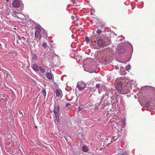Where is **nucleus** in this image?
I'll list each match as a JSON object with an SVG mask.
<instances>
[{"mask_svg": "<svg viewBox=\"0 0 155 155\" xmlns=\"http://www.w3.org/2000/svg\"><path fill=\"white\" fill-rule=\"evenodd\" d=\"M70 105L69 104H67V105Z\"/></svg>", "mask_w": 155, "mask_h": 155, "instance_id": "obj_43", "label": "nucleus"}, {"mask_svg": "<svg viewBox=\"0 0 155 155\" xmlns=\"http://www.w3.org/2000/svg\"><path fill=\"white\" fill-rule=\"evenodd\" d=\"M46 76L48 79L49 80H52V79L53 75L51 73L47 72L46 73Z\"/></svg>", "mask_w": 155, "mask_h": 155, "instance_id": "obj_13", "label": "nucleus"}, {"mask_svg": "<svg viewBox=\"0 0 155 155\" xmlns=\"http://www.w3.org/2000/svg\"><path fill=\"white\" fill-rule=\"evenodd\" d=\"M20 14L19 13L17 12L16 11H14L12 13V16H14L15 17L19 19H21V18L17 16V15Z\"/></svg>", "mask_w": 155, "mask_h": 155, "instance_id": "obj_11", "label": "nucleus"}, {"mask_svg": "<svg viewBox=\"0 0 155 155\" xmlns=\"http://www.w3.org/2000/svg\"><path fill=\"white\" fill-rule=\"evenodd\" d=\"M125 122L126 120L125 119H123L121 120V124H122L123 125H125Z\"/></svg>", "mask_w": 155, "mask_h": 155, "instance_id": "obj_21", "label": "nucleus"}, {"mask_svg": "<svg viewBox=\"0 0 155 155\" xmlns=\"http://www.w3.org/2000/svg\"><path fill=\"white\" fill-rule=\"evenodd\" d=\"M131 66L130 65H128L125 68V70L127 71H128L130 68Z\"/></svg>", "mask_w": 155, "mask_h": 155, "instance_id": "obj_20", "label": "nucleus"}, {"mask_svg": "<svg viewBox=\"0 0 155 155\" xmlns=\"http://www.w3.org/2000/svg\"><path fill=\"white\" fill-rule=\"evenodd\" d=\"M129 152L127 151H126L124 152L122 154V155H129Z\"/></svg>", "mask_w": 155, "mask_h": 155, "instance_id": "obj_24", "label": "nucleus"}, {"mask_svg": "<svg viewBox=\"0 0 155 155\" xmlns=\"http://www.w3.org/2000/svg\"><path fill=\"white\" fill-rule=\"evenodd\" d=\"M35 29V37L36 38L38 39L39 41L41 40L42 37L40 33H43L44 37H46L47 36V33L45 31V30L39 25H36Z\"/></svg>", "mask_w": 155, "mask_h": 155, "instance_id": "obj_1", "label": "nucleus"}, {"mask_svg": "<svg viewBox=\"0 0 155 155\" xmlns=\"http://www.w3.org/2000/svg\"><path fill=\"white\" fill-rule=\"evenodd\" d=\"M86 87V84L83 82L80 81L77 83V87L80 91L84 90Z\"/></svg>", "mask_w": 155, "mask_h": 155, "instance_id": "obj_5", "label": "nucleus"}, {"mask_svg": "<svg viewBox=\"0 0 155 155\" xmlns=\"http://www.w3.org/2000/svg\"><path fill=\"white\" fill-rule=\"evenodd\" d=\"M19 113L21 115H22L23 114L20 111H19Z\"/></svg>", "mask_w": 155, "mask_h": 155, "instance_id": "obj_33", "label": "nucleus"}, {"mask_svg": "<svg viewBox=\"0 0 155 155\" xmlns=\"http://www.w3.org/2000/svg\"><path fill=\"white\" fill-rule=\"evenodd\" d=\"M41 93L44 95L45 97L46 96V92L45 90V89H43L41 91Z\"/></svg>", "mask_w": 155, "mask_h": 155, "instance_id": "obj_19", "label": "nucleus"}, {"mask_svg": "<svg viewBox=\"0 0 155 155\" xmlns=\"http://www.w3.org/2000/svg\"><path fill=\"white\" fill-rule=\"evenodd\" d=\"M21 15H22V16H24V15H23V14H21Z\"/></svg>", "mask_w": 155, "mask_h": 155, "instance_id": "obj_38", "label": "nucleus"}, {"mask_svg": "<svg viewBox=\"0 0 155 155\" xmlns=\"http://www.w3.org/2000/svg\"><path fill=\"white\" fill-rule=\"evenodd\" d=\"M12 6L13 7L16 8H20V10L23 9V4L22 1L20 0H14L12 3Z\"/></svg>", "mask_w": 155, "mask_h": 155, "instance_id": "obj_3", "label": "nucleus"}, {"mask_svg": "<svg viewBox=\"0 0 155 155\" xmlns=\"http://www.w3.org/2000/svg\"><path fill=\"white\" fill-rule=\"evenodd\" d=\"M108 95V93L105 91V94H103L102 96L101 100H104V101H107L109 98Z\"/></svg>", "mask_w": 155, "mask_h": 155, "instance_id": "obj_9", "label": "nucleus"}, {"mask_svg": "<svg viewBox=\"0 0 155 155\" xmlns=\"http://www.w3.org/2000/svg\"><path fill=\"white\" fill-rule=\"evenodd\" d=\"M145 87L148 89V88H150V87L148 86H146Z\"/></svg>", "mask_w": 155, "mask_h": 155, "instance_id": "obj_34", "label": "nucleus"}, {"mask_svg": "<svg viewBox=\"0 0 155 155\" xmlns=\"http://www.w3.org/2000/svg\"><path fill=\"white\" fill-rule=\"evenodd\" d=\"M59 107L60 106L58 104H55L54 107V113L55 117L54 122L56 124H60Z\"/></svg>", "mask_w": 155, "mask_h": 155, "instance_id": "obj_2", "label": "nucleus"}, {"mask_svg": "<svg viewBox=\"0 0 155 155\" xmlns=\"http://www.w3.org/2000/svg\"><path fill=\"white\" fill-rule=\"evenodd\" d=\"M39 70L42 73H44L45 71V69L41 67H39Z\"/></svg>", "mask_w": 155, "mask_h": 155, "instance_id": "obj_22", "label": "nucleus"}, {"mask_svg": "<svg viewBox=\"0 0 155 155\" xmlns=\"http://www.w3.org/2000/svg\"><path fill=\"white\" fill-rule=\"evenodd\" d=\"M125 51V48L123 46H120L118 48V53L120 54H122Z\"/></svg>", "mask_w": 155, "mask_h": 155, "instance_id": "obj_10", "label": "nucleus"}, {"mask_svg": "<svg viewBox=\"0 0 155 155\" xmlns=\"http://www.w3.org/2000/svg\"><path fill=\"white\" fill-rule=\"evenodd\" d=\"M119 155L116 154V155Z\"/></svg>", "mask_w": 155, "mask_h": 155, "instance_id": "obj_46", "label": "nucleus"}, {"mask_svg": "<svg viewBox=\"0 0 155 155\" xmlns=\"http://www.w3.org/2000/svg\"><path fill=\"white\" fill-rule=\"evenodd\" d=\"M122 83L120 81L116 85V87L117 89L120 91L122 90Z\"/></svg>", "mask_w": 155, "mask_h": 155, "instance_id": "obj_7", "label": "nucleus"}, {"mask_svg": "<svg viewBox=\"0 0 155 155\" xmlns=\"http://www.w3.org/2000/svg\"><path fill=\"white\" fill-rule=\"evenodd\" d=\"M82 150L84 152H86L88 151V147L86 146H84L82 148Z\"/></svg>", "mask_w": 155, "mask_h": 155, "instance_id": "obj_15", "label": "nucleus"}, {"mask_svg": "<svg viewBox=\"0 0 155 155\" xmlns=\"http://www.w3.org/2000/svg\"><path fill=\"white\" fill-rule=\"evenodd\" d=\"M150 104V102L149 101H147L145 104V106L147 108H148L149 107Z\"/></svg>", "mask_w": 155, "mask_h": 155, "instance_id": "obj_18", "label": "nucleus"}, {"mask_svg": "<svg viewBox=\"0 0 155 155\" xmlns=\"http://www.w3.org/2000/svg\"><path fill=\"white\" fill-rule=\"evenodd\" d=\"M102 30L99 29H98L97 31H96V33L98 34H100L102 33Z\"/></svg>", "mask_w": 155, "mask_h": 155, "instance_id": "obj_23", "label": "nucleus"}, {"mask_svg": "<svg viewBox=\"0 0 155 155\" xmlns=\"http://www.w3.org/2000/svg\"><path fill=\"white\" fill-rule=\"evenodd\" d=\"M78 108H79V111H80L81 110L84 108V107L83 106H80L78 107Z\"/></svg>", "mask_w": 155, "mask_h": 155, "instance_id": "obj_27", "label": "nucleus"}, {"mask_svg": "<svg viewBox=\"0 0 155 155\" xmlns=\"http://www.w3.org/2000/svg\"><path fill=\"white\" fill-rule=\"evenodd\" d=\"M35 128H37V126H35Z\"/></svg>", "mask_w": 155, "mask_h": 155, "instance_id": "obj_41", "label": "nucleus"}, {"mask_svg": "<svg viewBox=\"0 0 155 155\" xmlns=\"http://www.w3.org/2000/svg\"><path fill=\"white\" fill-rule=\"evenodd\" d=\"M19 39L22 40L23 42L25 41L26 39V38L24 36H20Z\"/></svg>", "mask_w": 155, "mask_h": 155, "instance_id": "obj_17", "label": "nucleus"}, {"mask_svg": "<svg viewBox=\"0 0 155 155\" xmlns=\"http://www.w3.org/2000/svg\"><path fill=\"white\" fill-rule=\"evenodd\" d=\"M124 137L123 135V134L122 133H121V134H118L117 137L114 136L112 137V140L113 139L115 140H117L118 139H119V140H122L124 138Z\"/></svg>", "mask_w": 155, "mask_h": 155, "instance_id": "obj_6", "label": "nucleus"}, {"mask_svg": "<svg viewBox=\"0 0 155 155\" xmlns=\"http://www.w3.org/2000/svg\"><path fill=\"white\" fill-rule=\"evenodd\" d=\"M32 58L33 59H36L37 58L38 56L34 53H32Z\"/></svg>", "mask_w": 155, "mask_h": 155, "instance_id": "obj_16", "label": "nucleus"}, {"mask_svg": "<svg viewBox=\"0 0 155 155\" xmlns=\"http://www.w3.org/2000/svg\"><path fill=\"white\" fill-rule=\"evenodd\" d=\"M42 46L44 48H46L47 47V43L44 42L42 44Z\"/></svg>", "mask_w": 155, "mask_h": 155, "instance_id": "obj_26", "label": "nucleus"}, {"mask_svg": "<svg viewBox=\"0 0 155 155\" xmlns=\"http://www.w3.org/2000/svg\"><path fill=\"white\" fill-rule=\"evenodd\" d=\"M128 91H128V90L126 88V90H124V92H123V91L122 92L123 93V94H126L128 93Z\"/></svg>", "mask_w": 155, "mask_h": 155, "instance_id": "obj_25", "label": "nucleus"}, {"mask_svg": "<svg viewBox=\"0 0 155 155\" xmlns=\"http://www.w3.org/2000/svg\"><path fill=\"white\" fill-rule=\"evenodd\" d=\"M121 150V148H119L118 149V151H119L120 150Z\"/></svg>", "mask_w": 155, "mask_h": 155, "instance_id": "obj_35", "label": "nucleus"}, {"mask_svg": "<svg viewBox=\"0 0 155 155\" xmlns=\"http://www.w3.org/2000/svg\"><path fill=\"white\" fill-rule=\"evenodd\" d=\"M33 69L36 71H38L39 70V67L35 64H34L32 66Z\"/></svg>", "mask_w": 155, "mask_h": 155, "instance_id": "obj_14", "label": "nucleus"}, {"mask_svg": "<svg viewBox=\"0 0 155 155\" xmlns=\"http://www.w3.org/2000/svg\"><path fill=\"white\" fill-rule=\"evenodd\" d=\"M115 68L116 70H118L119 69L118 67L117 66H115Z\"/></svg>", "mask_w": 155, "mask_h": 155, "instance_id": "obj_31", "label": "nucleus"}, {"mask_svg": "<svg viewBox=\"0 0 155 155\" xmlns=\"http://www.w3.org/2000/svg\"><path fill=\"white\" fill-rule=\"evenodd\" d=\"M130 45H131V47L132 48V51H133V48L131 44H130Z\"/></svg>", "mask_w": 155, "mask_h": 155, "instance_id": "obj_36", "label": "nucleus"}, {"mask_svg": "<svg viewBox=\"0 0 155 155\" xmlns=\"http://www.w3.org/2000/svg\"><path fill=\"white\" fill-rule=\"evenodd\" d=\"M100 86V84H96V87L98 88Z\"/></svg>", "mask_w": 155, "mask_h": 155, "instance_id": "obj_29", "label": "nucleus"}, {"mask_svg": "<svg viewBox=\"0 0 155 155\" xmlns=\"http://www.w3.org/2000/svg\"><path fill=\"white\" fill-rule=\"evenodd\" d=\"M105 106L101 102H100L98 105L96 106V107L98 109L101 110L103 109L104 107Z\"/></svg>", "mask_w": 155, "mask_h": 155, "instance_id": "obj_12", "label": "nucleus"}, {"mask_svg": "<svg viewBox=\"0 0 155 155\" xmlns=\"http://www.w3.org/2000/svg\"><path fill=\"white\" fill-rule=\"evenodd\" d=\"M98 92H99V94H100V91H98Z\"/></svg>", "mask_w": 155, "mask_h": 155, "instance_id": "obj_42", "label": "nucleus"}, {"mask_svg": "<svg viewBox=\"0 0 155 155\" xmlns=\"http://www.w3.org/2000/svg\"><path fill=\"white\" fill-rule=\"evenodd\" d=\"M56 96L57 97H62V93L61 90L57 89L55 91Z\"/></svg>", "mask_w": 155, "mask_h": 155, "instance_id": "obj_8", "label": "nucleus"}, {"mask_svg": "<svg viewBox=\"0 0 155 155\" xmlns=\"http://www.w3.org/2000/svg\"><path fill=\"white\" fill-rule=\"evenodd\" d=\"M53 56H54L53 55L52 56V57H51V58H53L54 57Z\"/></svg>", "mask_w": 155, "mask_h": 155, "instance_id": "obj_39", "label": "nucleus"}, {"mask_svg": "<svg viewBox=\"0 0 155 155\" xmlns=\"http://www.w3.org/2000/svg\"><path fill=\"white\" fill-rule=\"evenodd\" d=\"M6 1H7V2H8L9 0H6Z\"/></svg>", "mask_w": 155, "mask_h": 155, "instance_id": "obj_40", "label": "nucleus"}, {"mask_svg": "<svg viewBox=\"0 0 155 155\" xmlns=\"http://www.w3.org/2000/svg\"><path fill=\"white\" fill-rule=\"evenodd\" d=\"M84 71H87V70L86 69H85V68H84Z\"/></svg>", "mask_w": 155, "mask_h": 155, "instance_id": "obj_37", "label": "nucleus"}, {"mask_svg": "<svg viewBox=\"0 0 155 155\" xmlns=\"http://www.w3.org/2000/svg\"><path fill=\"white\" fill-rule=\"evenodd\" d=\"M92 155H94V154H92Z\"/></svg>", "mask_w": 155, "mask_h": 155, "instance_id": "obj_47", "label": "nucleus"}, {"mask_svg": "<svg viewBox=\"0 0 155 155\" xmlns=\"http://www.w3.org/2000/svg\"><path fill=\"white\" fill-rule=\"evenodd\" d=\"M92 105V104H88L87 105V107H90Z\"/></svg>", "mask_w": 155, "mask_h": 155, "instance_id": "obj_30", "label": "nucleus"}, {"mask_svg": "<svg viewBox=\"0 0 155 155\" xmlns=\"http://www.w3.org/2000/svg\"><path fill=\"white\" fill-rule=\"evenodd\" d=\"M85 41L87 42H89V38L88 37H86V38H85Z\"/></svg>", "mask_w": 155, "mask_h": 155, "instance_id": "obj_28", "label": "nucleus"}, {"mask_svg": "<svg viewBox=\"0 0 155 155\" xmlns=\"http://www.w3.org/2000/svg\"><path fill=\"white\" fill-rule=\"evenodd\" d=\"M114 35H115V33L114 32Z\"/></svg>", "mask_w": 155, "mask_h": 155, "instance_id": "obj_44", "label": "nucleus"}, {"mask_svg": "<svg viewBox=\"0 0 155 155\" xmlns=\"http://www.w3.org/2000/svg\"><path fill=\"white\" fill-rule=\"evenodd\" d=\"M1 44H0V47H1Z\"/></svg>", "mask_w": 155, "mask_h": 155, "instance_id": "obj_45", "label": "nucleus"}, {"mask_svg": "<svg viewBox=\"0 0 155 155\" xmlns=\"http://www.w3.org/2000/svg\"><path fill=\"white\" fill-rule=\"evenodd\" d=\"M75 17L74 16H72L71 17V18L72 20H74V19Z\"/></svg>", "mask_w": 155, "mask_h": 155, "instance_id": "obj_32", "label": "nucleus"}, {"mask_svg": "<svg viewBox=\"0 0 155 155\" xmlns=\"http://www.w3.org/2000/svg\"><path fill=\"white\" fill-rule=\"evenodd\" d=\"M97 44L101 48H104L106 46L105 41L101 38L97 40Z\"/></svg>", "mask_w": 155, "mask_h": 155, "instance_id": "obj_4", "label": "nucleus"}]
</instances>
